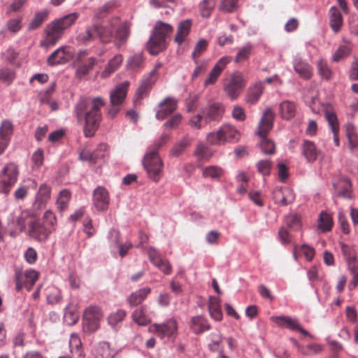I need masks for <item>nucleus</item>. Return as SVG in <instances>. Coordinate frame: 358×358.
I'll use <instances>...</instances> for the list:
<instances>
[{
	"label": "nucleus",
	"mask_w": 358,
	"mask_h": 358,
	"mask_svg": "<svg viewBox=\"0 0 358 358\" xmlns=\"http://www.w3.org/2000/svg\"><path fill=\"white\" fill-rule=\"evenodd\" d=\"M350 148L354 155L358 156V136L353 131L348 133Z\"/></svg>",
	"instance_id": "obj_64"
},
{
	"label": "nucleus",
	"mask_w": 358,
	"mask_h": 358,
	"mask_svg": "<svg viewBox=\"0 0 358 358\" xmlns=\"http://www.w3.org/2000/svg\"><path fill=\"white\" fill-rule=\"evenodd\" d=\"M173 27L171 24L157 21L148 42L147 48L149 52L156 55L166 48L167 38L172 33Z\"/></svg>",
	"instance_id": "obj_4"
},
{
	"label": "nucleus",
	"mask_w": 358,
	"mask_h": 358,
	"mask_svg": "<svg viewBox=\"0 0 358 358\" xmlns=\"http://www.w3.org/2000/svg\"><path fill=\"white\" fill-rule=\"evenodd\" d=\"M272 166V162L268 159L259 160L256 164L257 171L263 176L270 175Z\"/></svg>",
	"instance_id": "obj_55"
},
{
	"label": "nucleus",
	"mask_w": 358,
	"mask_h": 358,
	"mask_svg": "<svg viewBox=\"0 0 358 358\" xmlns=\"http://www.w3.org/2000/svg\"><path fill=\"white\" fill-rule=\"evenodd\" d=\"M18 168L14 163L8 164L0 173L1 191L8 194L17 180Z\"/></svg>",
	"instance_id": "obj_10"
},
{
	"label": "nucleus",
	"mask_w": 358,
	"mask_h": 358,
	"mask_svg": "<svg viewBox=\"0 0 358 358\" xmlns=\"http://www.w3.org/2000/svg\"><path fill=\"white\" fill-rule=\"evenodd\" d=\"M224 174V170L217 166H209L203 169L202 175L204 178L218 179Z\"/></svg>",
	"instance_id": "obj_48"
},
{
	"label": "nucleus",
	"mask_w": 358,
	"mask_h": 358,
	"mask_svg": "<svg viewBox=\"0 0 358 358\" xmlns=\"http://www.w3.org/2000/svg\"><path fill=\"white\" fill-rule=\"evenodd\" d=\"M130 27L127 22L120 24L119 22L117 27L115 29V38L117 39L116 46L120 48L124 44L129 36Z\"/></svg>",
	"instance_id": "obj_30"
},
{
	"label": "nucleus",
	"mask_w": 358,
	"mask_h": 358,
	"mask_svg": "<svg viewBox=\"0 0 358 358\" xmlns=\"http://www.w3.org/2000/svg\"><path fill=\"white\" fill-rule=\"evenodd\" d=\"M189 326L190 330L195 334H201L210 329L208 320L201 315L192 317Z\"/></svg>",
	"instance_id": "obj_25"
},
{
	"label": "nucleus",
	"mask_w": 358,
	"mask_h": 358,
	"mask_svg": "<svg viewBox=\"0 0 358 358\" xmlns=\"http://www.w3.org/2000/svg\"><path fill=\"white\" fill-rule=\"evenodd\" d=\"M123 61L122 55H116L106 65L103 71L100 73L102 79L110 77L115 71H116L121 66Z\"/></svg>",
	"instance_id": "obj_29"
},
{
	"label": "nucleus",
	"mask_w": 358,
	"mask_h": 358,
	"mask_svg": "<svg viewBox=\"0 0 358 358\" xmlns=\"http://www.w3.org/2000/svg\"><path fill=\"white\" fill-rule=\"evenodd\" d=\"M294 69L301 78L308 80L313 76V68L303 60H296L294 63Z\"/></svg>",
	"instance_id": "obj_36"
},
{
	"label": "nucleus",
	"mask_w": 358,
	"mask_h": 358,
	"mask_svg": "<svg viewBox=\"0 0 358 358\" xmlns=\"http://www.w3.org/2000/svg\"><path fill=\"white\" fill-rule=\"evenodd\" d=\"M9 225L11 227H13L14 229L10 231V235L15 236L18 233L22 231L25 228V219L23 217L20 209L17 210L14 212V215L9 223Z\"/></svg>",
	"instance_id": "obj_31"
},
{
	"label": "nucleus",
	"mask_w": 358,
	"mask_h": 358,
	"mask_svg": "<svg viewBox=\"0 0 358 358\" xmlns=\"http://www.w3.org/2000/svg\"><path fill=\"white\" fill-rule=\"evenodd\" d=\"M118 23V18H113L108 22L92 24L96 38L103 43H110L115 36V29Z\"/></svg>",
	"instance_id": "obj_7"
},
{
	"label": "nucleus",
	"mask_w": 358,
	"mask_h": 358,
	"mask_svg": "<svg viewBox=\"0 0 358 358\" xmlns=\"http://www.w3.org/2000/svg\"><path fill=\"white\" fill-rule=\"evenodd\" d=\"M129 88V83L124 82L119 84L110 94V106L108 115L114 117L120 110V106L123 103Z\"/></svg>",
	"instance_id": "obj_8"
},
{
	"label": "nucleus",
	"mask_w": 358,
	"mask_h": 358,
	"mask_svg": "<svg viewBox=\"0 0 358 358\" xmlns=\"http://www.w3.org/2000/svg\"><path fill=\"white\" fill-rule=\"evenodd\" d=\"M271 320L279 327H286L293 331H298L304 336H310L309 333L303 329L298 320L288 316H273Z\"/></svg>",
	"instance_id": "obj_19"
},
{
	"label": "nucleus",
	"mask_w": 358,
	"mask_h": 358,
	"mask_svg": "<svg viewBox=\"0 0 358 358\" xmlns=\"http://www.w3.org/2000/svg\"><path fill=\"white\" fill-rule=\"evenodd\" d=\"M49 15L48 10H43L36 13L34 17L29 24V29L34 30L39 28L47 20Z\"/></svg>",
	"instance_id": "obj_43"
},
{
	"label": "nucleus",
	"mask_w": 358,
	"mask_h": 358,
	"mask_svg": "<svg viewBox=\"0 0 358 358\" xmlns=\"http://www.w3.org/2000/svg\"><path fill=\"white\" fill-rule=\"evenodd\" d=\"M274 117L275 114L272 110L269 108H266L258 126L257 134L262 138L259 143L260 148L265 155H273L275 152V146L273 141L266 137L273 128Z\"/></svg>",
	"instance_id": "obj_5"
},
{
	"label": "nucleus",
	"mask_w": 358,
	"mask_h": 358,
	"mask_svg": "<svg viewBox=\"0 0 358 358\" xmlns=\"http://www.w3.org/2000/svg\"><path fill=\"white\" fill-rule=\"evenodd\" d=\"M294 345L297 348L298 352L303 355L310 356L319 353L322 350V347L317 344H311L308 345H301L294 339H291Z\"/></svg>",
	"instance_id": "obj_39"
},
{
	"label": "nucleus",
	"mask_w": 358,
	"mask_h": 358,
	"mask_svg": "<svg viewBox=\"0 0 358 358\" xmlns=\"http://www.w3.org/2000/svg\"><path fill=\"white\" fill-rule=\"evenodd\" d=\"M225 108L224 105L213 100L209 101L202 110L203 119L206 122H220L223 117Z\"/></svg>",
	"instance_id": "obj_14"
},
{
	"label": "nucleus",
	"mask_w": 358,
	"mask_h": 358,
	"mask_svg": "<svg viewBox=\"0 0 358 358\" xmlns=\"http://www.w3.org/2000/svg\"><path fill=\"white\" fill-rule=\"evenodd\" d=\"M148 255L151 263L157 267L164 274L170 275L171 273L172 266L170 262L167 259H162L155 248H149Z\"/></svg>",
	"instance_id": "obj_21"
},
{
	"label": "nucleus",
	"mask_w": 358,
	"mask_h": 358,
	"mask_svg": "<svg viewBox=\"0 0 358 358\" xmlns=\"http://www.w3.org/2000/svg\"><path fill=\"white\" fill-rule=\"evenodd\" d=\"M15 289L20 291L23 287L29 291L38 280L39 273L34 269L15 272Z\"/></svg>",
	"instance_id": "obj_12"
},
{
	"label": "nucleus",
	"mask_w": 358,
	"mask_h": 358,
	"mask_svg": "<svg viewBox=\"0 0 358 358\" xmlns=\"http://www.w3.org/2000/svg\"><path fill=\"white\" fill-rule=\"evenodd\" d=\"M352 48V45L350 41H346L345 45H340L333 55V60L338 62L341 59L350 55Z\"/></svg>",
	"instance_id": "obj_44"
},
{
	"label": "nucleus",
	"mask_w": 358,
	"mask_h": 358,
	"mask_svg": "<svg viewBox=\"0 0 358 358\" xmlns=\"http://www.w3.org/2000/svg\"><path fill=\"white\" fill-rule=\"evenodd\" d=\"M208 311L211 317L216 321H221L222 313L220 308V301L215 296H210Z\"/></svg>",
	"instance_id": "obj_37"
},
{
	"label": "nucleus",
	"mask_w": 358,
	"mask_h": 358,
	"mask_svg": "<svg viewBox=\"0 0 358 358\" xmlns=\"http://www.w3.org/2000/svg\"><path fill=\"white\" fill-rule=\"evenodd\" d=\"M334 194L343 199L352 198V184L350 180L343 176L336 177L333 182Z\"/></svg>",
	"instance_id": "obj_16"
},
{
	"label": "nucleus",
	"mask_w": 358,
	"mask_h": 358,
	"mask_svg": "<svg viewBox=\"0 0 358 358\" xmlns=\"http://www.w3.org/2000/svg\"><path fill=\"white\" fill-rule=\"evenodd\" d=\"M162 67L160 62L157 63L152 70L143 76L140 87L137 90V94L140 97L145 96L158 79V71Z\"/></svg>",
	"instance_id": "obj_15"
},
{
	"label": "nucleus",
	"mask_w": 358,
	"mask_h": 358,
	"mask_svg": "<svg viewBox=\"0 0 358 358\" xmlns=\"http://www.w3.org/2000/svg\"><path fill=\"white\" fill-rule=\"evenodd\" d=\"M57 218L50 210H46L41 220H31L28 224L27 234L38 242L46 241L56 229Z\"/></svg>",
	"instance_id": "obj_2"
},
{
	"label": "nucleus",
	"mask_w": 358,
	"mask_h": 358,
	"mask_svg": "<svg viewBox=\"0 0 358 358\" xmlns=\"http://www.w3.org/2000/svg\"><path fill=\"white\" fill-rule=\"evenodd\" d=\"M348 268L352 276V280L348 284V288L350 290H352L358 286V263L355 264L351 263L350 265L348 266Z\"/></svg>",
	"instance_id": "obj_57"
},
{
	"label": "nucleus",
	"mask_w": 358,
	"mask_h": 358,
	"mask_svg": "<svg viewBox=\"0 0 358 358\" xmlns=\"http://www.w3.org/2000/svg\"><path fill=\"white\" fill-rule=\"evenodd\" d=\"M287 225L293 230H298L301 228V224L300 217L296 214H292L286 218Z\"/></svg>",
	"instance_id": "obj_62"
},
{
	"label": "nucleus",
	"mask_w": 358,
	"mask_h": 358,
	"mask_svg": "<svg viewBox=\"0 0 358 358\" xmlns=\"http://www.w3.org/2000/svg\"><path fill=\"white\" fill-rule=\"evenodd\" d=\"M317 68L320 75L326 80H330L332 72L326 62L321 59L317 62Z\"/></svg>",
	"instance_id": "obj_58"
},
{
	"label": "nucleus",
	"mask_w": 358,
	"mask_h": 358,
	"mask_svg": "<svg viewBox=\"0 0 358 358\" xmlns=\"http://www.w3.org/2000/svg\"><path fill=\"white\" fill-rule=\"evenodd\" d=\"M51 187L45 183L41 184L36 193L34 206L37 208L45 206L50 199Z\"/></svg>",
	"instance_id": "obj_28"
},
{
	"label": "nucleus",
	"mask_w": 358,
	"mask_h": 358,
	"mask_svg": "<svg viewBox=\"0 0 358 358\" xmlns=\"http://www.w3.org/2000/svg\"><path fill=\"white\" fill-rule=\"evenodd\" d=\"M92 201L93 205L97 210H106L110 203L108 192L102 186L97 187L93 192Z\"/></svg>",
	"instance_id": "obj_17"
},
{
	"label": "nucleus",
	"mask_w": 358,
	"mask_h": 358,
	"mask_svg": "<svg viewBox=\"0 0 358 358\" xmlns=\"http://www.w3.org/2000/svg\"><path fill=\"white\" fill-rule=\"evenodd\" d=\"M208 41L206 39H200L192 54V57L193 59H197L207 49L208 47Z\"/></svg>",
	"instance_id": "obj_61"
},
{
	"label": "nucleus",
	"mask_w": 358,
	"mask_h": 358,
	"mask_svg": "<svg viewBox=\"0 0 358 358\" xmlns=\"http://www.w3.org/2000/svg\"><path fill=\"white\" fill-rule=\"evenodd\" d=\"M329 24L336 33L338 32L343 26L342 15L336 6H332L329 9Z\"/></svg>",
	"instance_id": "obj_33"
},
{
	"label": "nucleus",
	"mask_w": 358,
	"mask_h": 358,
	"mask_svg": "<svg viewBox=\"0 0 358 358\" xmlns=\"http://www.w3.org/2000/svg\"><path fill=\"white\" fill-rule=\"evenodd\" d=\"M325 118L328 122L331 131L339 130V124L335 111L330 106L327 107L324 113Z\"/></svg>",
	"instance_id": "obj_47"
},
{
	"label": "nucleus",
	"mask_w": 358,
	"mask_h": 358,
	"mask_svg": "<svg viewBox=\"0 0 358 358\" xmlns=\"http://www.w3.org/2000/svg\"><path fill=\"white\" fill-rule=\"evenodd\" d=\"M133 320L141 326H145L150 322V319L145 314L142 308H136L132 313Z\"/></svg>",
	"instance_id": "obj_52"
},
{
	"label": "nucleus",
	"mask_w": 358,
	"mask_h": 358,
	"mask_svg": "<svg viewBox=\"0 0 358 358\" xmlns=\"http://www.w3.org/2000/svg\"><path fill=\"white\" fill-rule=\"evenodd\" d=\"M97 64V59L91 57L87 59L85 63L80 65L76 70V76L83 78L87 76Z\"/></svg>",
	"instance_id": "obj_40"
},
{
	"label": "nucleus",
	"mask_w": 358,
	"mask_h": 358,
	"mask_svg": "<svg viewBox=\"0 0 358 358\" xmlns=\"http://www.w3.org/2000/svg\"><path fill=\"white\" fill-rule=\"evenodd\" d=\"M143 64V58L142 55L136 54L131 56L129 60L127 65L130 69L137 70L142 67Z\"/></svg>",
	"instance_id": "obj_59"
},
{
	"label": "nucleus",
	"mask_w": 358,
	"mask_h": 358,
	"mask_svg": "<svg viewBox=\"0 0 358 358\" xmlns=\"http://www.w3.org/2000/svg\"><path fill=\"white\" fill-rule=\"evenodd\" d=\"M341 248L342 254L347 262L348 266H349L351 263L353 264L358 263L357 252L353 246L341 243Z\"/></svg>",
	"instance_id": "obj_41"
},
{
	"label": "nucleus",
	"mask_w": 358,
	"mask_h": 358,
	"mask_svg": "<svg viewBox=\"0 0 358 358\" xmlns=\"http://www.w3.org/2000/svg\"><path fill=\"white\" fill-rule=\"evenodd\" d=\"M102 313L99 307L90 306L87 308L83 315V327L89 332H94L99 328Z\"/></svg>",
	"instance_id": "obj_11"
},
{
	"label": "nucleus",
	"mask_w": 358,
	"mask_h": 358,
	"mask_svg": "<svg viewBox=\"0 0 358 358\" xmlns=\"http://www.w3.org/2000/svg\"><path fill=\"white\" fill-rule=\"evenodd\" d=\"M246 85V80L241 72L232 73L224 85V91L231 99L236 100Z\"/></svg>",
	"instance_id": "obj_9"
},
{
	"label": "nucleus",
	"mask_w": 358,
	"mask_h": 358,
	"mask_svg": "<svg viewBox=\"0 0 358 358\" xmlns=\"http://www.w3.org/2000/svg\"><path fill=\"white\" fill-rule=\"evenodd\" d=\"M241 133L233 125L224 124L217 131L209 133L206 136L208 144L221 145L227 143H235L239 141Z\"/></svg>",
	"instance_id": "obj_6"
},
{
	"label": "nucleus",
	"mask_w": 358,
	"mask_h": 358,
	"mask_svg": "<svg viewBox=\"0 0 358 358\" xmlns=\"http://www.w3.org/2000/svg\"><path fill=\"white\" fill-rule=\"evenodd\" d=\"M71 199V192L68 189H63L59 192L57 199V208L60 211L65 210Z\"/></svg>",
	"instance_id": "obj_54"
},
{
	"label": "nucleus",
	"mask_w": 358,
	"mask_h": 358,
	"mask_svg": "<svg viewBox=\"0 0 358 358\" xmlns=\"http://www.w3.org/2000/svg\"><path fill=\"white\" fill-rule=\"evenodd\" d=\"M104 106L103 100L99 97L92 99L82 98L74 109L78 121L85 120L84 133L86 137L94 136L101 120V108Z\"/></svg>",
	"instance_id": "obj_1"
},
{
	"label": "nucleus",
	"mask_w": 358,
	"mask_h": 358,
	"mask_svg": "<svg viewBox=\"0 0 358 358\" xmlns=\"http://www.w3.org/2000/svg\"><path fill=\"white\" fill-rule=\"evenodd\" d=\"M273 198L275 203L287 206L294 201L295 196L290 188L277 187L273 192Z\"/></svg>",
	"instance_id": "obj_22"
},
{
	"label": "nucleus",
	"mask_w": 358,
	"mask_h": 358,
	"mask_svg": "<svg viewBox=\"0 0 358 358\" xmlns=\"http://www.w3.org/2000/svg\"><path fill=\"white\" fill-rule=\"evenodd\" d=\"M229 59L227 57H222L215 64L211 71L210 72L208 77L204 81V86L207 87L210 85H213L216 83L217 78L225 69L227 64L229 62Z\"/></svg>",
	"instance_id": "obj_24"
},
{
	"label": "nucleus",
	"mask_w": 358,
	"mask_h": 358,
	"mask_svg": "<svg viewBox=\"0 0 358 358\" xmlns=\"http://www.w3.org/2000/svg\"><path fill=\"white\" fill-rule=\"evenodd\" d=\"M169 138L168 134H162L143 158V167L146 170L148 177L155 182L161 178L163 173V162L157 153V150L164 145Z\"/></svg>",
	"instance_id": "obj_3"
},
{
	"label": "nucleus",
	"mask_w": 358,
	"mask_h": 358,
	"mask_svg": "<svg viewBox=\"0 0 358 358\" xmlns=\"http://www.w3.org/2000/svg\"><path fill=\"white\" fill-rule=\"evenodd\" d=\"M93 163H96L100 159H103L108 155V145L105 143H100L97 148L92 151Z\"/></svg>",
	"instance_id": "obj_56"
},
{
	"label": "nucleus",
	"mask_w": 358,
	"mask_h": 358,
	"mask_svg": "<svg viewBox=\"0 0 358 358\" xmlns=\"http://www.w3.org/2000/svg\"><path fill=\"white\" fill-rule=\"evenodd\" d=\"M280 113L282 118L287 120H291L296 113V104L289 101H282L280 105Z\"/></svg>",
	"instance_id": "obj_38"
},
{
	"label": "nucleus",
	"mask_w": 358,
	"mask_h": 358,
	"mask_svg": "<svg viewBox=\"0 0 358 358\" xmlns=\"http://www.w3.org/2000/svg\"><path fill=\"white\" fill-rule=\"evenodd\" d=\"M78 17L79 14L78 13H71L58 20H56V21L64 31V29L73 25L78 19Z\"/></svg>",
	"instance_id": "obj_46"
},
{
	"label": "nucleus",
	"mask_w": 358,
	"mask_h": 358,
	"mask_svg": "<svg viewBox=\"0 0 358 358\" xmlns=\"http://www.w3.org/2000/svg\"><path fill=\"white\" fill-rule=\"evenodd\" d=\"M192 27V22L189 20H185L180 22L178 27L176 35L174 41L178 45H181L188 36Z\"/></svg>",
	"instance_id": "obj_34"
},
{
	"label": "nucleus",
	"mask_w": 358,
	"mask_h": 358,
	"mask_svg": "<svg viewBox=\"0 0 358 358\" xmlns=\"http://www.w3.org/2000/svg\"><path fill=\"white\" fill-rule=\"evenodd\" d=\"M96 38L92 25L87 27L85 30L78 34L76 41L80 45H87Z\"/></svg>",
	"instance_id": "obj_42"
},
{
	"label": "nucleus",
	"mask_w": 358,
	"mask_h": 358,
	"mask_svg": "<svg viewBox=\"0 0 358 358\" xmlns=\"http://www.w3.org/2000/svg\"><path fill=\"white\" fill-rule=\"evenodd\" d=\"M150 331L160 338L168 337L174 339L177 335L178 323L171 318L163 324H154L150 327Z\"/></svg>",
	"instance_id": "obj_13"
},
{
	"label": "nucleus",
	"mask_w": 358,
	"mask_h": 358,
	"mask_svg": "<svg viewBox=\"0 0 358 358\" xmlns=\"http://www.w3.org/2000/svg\"><path fill=\"white\" fill-rule=\"evenodd\" d=\"M253 49V46L250 43H248L238 51L234 61L236 63H240L244 62L249 59L250 55H251L252 50Z\"/></svg>",
	"instance_id": "obj_51"
},
{
	"label": "nucleus",
	"mask_w": 358,
	"mask_h": 358,
	"mask_svg": "<svg viewBox=\"0 0 358 358\" xmlns=\"http://www.w3.org/2000/svg\"><path fill=\"white\" fill-rule=\"evenodd\" d=\"M151 292L150 287H143L133 293L127 298V302L131 306H136L141 303Z\"/></svg>",
	"instance_id": "obj_32"
},
{
	"label": "nucleus",
	"mask_w": 358,
	"mask_h": 358,
	"mask_svg": "<svg viewBox=\"0 0 358 358\" xmlns=\"http://www.w3.org/2000/svg\"><path fill=\"white\" fill-rule=\"evenodd\" d=\"M264 90V85L262 82H257L251 85L246 93L245 101L247 103L255 104L260 99Z\"/></svg>",
	"instance_id": "obj_26"
},
{
	"label": "nucleus",
	"mask_w": 358,
	"mask_h": 358,
	"mask_svg": "<svg viewBox=\"0 0 358 358\" xmlns=\"http://www.w3.org/2000/svg\"><path fill=\"white\" fill-rule=\"evenodd\" d=\"M69 348L72 356L76 358H85L82 343L80 337L76 334H72L69 339Z\"/></svg>",
	"instance_id": "obj_35"
},
{
	"label": "nucleus",
	"mask_w": 358,
	"mask_h": 358,
	"mask_svg": "<svg viewBox=\"0 0 358 358\" xmlns=\"http://www.w3.org/2000/svg\"><path fill=\"white\" fill-rule=\"evenodd\" d=\"M127 315L124 310L119 309L110 314L108 317V324L113 327H116L120 322H122Z\"/></svg>",
	"instance_id": "obj_53"
},
{
	"label": "nucleus",
	"mask_w": 358,
	"mask_h": 358,
	"mask_svg": "<svg viewBox=\"0 0 358 358\" xmlns=\"http://www.w3.org/2000/svg\"><path fill=\"white\" fill-rule=\"evenodd\" d=\"M215 0H203L200 4L201 15L203 17H208L210 15V11L215 7Z\"/></svg>",
	"instance_id": "obj_60"
},
{
	"label": "nucleus",
	"mask_w": 358,
	"mask_h": 358,
	"mask_svg": "<svg viewBox=\"0 0 358 358\" xmlns=\"http://www.w3.org/2000/svg\"><path fill=\"white\" fill-rule=\"evenodd\" d=\"M159 109L157 110L156 118L162 120L173 113L177 108V100L174 98L167 97L158 105Z\"/></svg>",
	"instance_id": "obj_23"
},
{
	"label": "nucleus",
	"mask_w": 358,
	"mask_h": 358,
	"mask_svg": "<svg viewBox=\"0 0 358 358\" xmlns=\"http://www.w3.org/2000/svg\"><path fill=\"white\" fill-rule=\"evenodd\" d=\"M63 31L56 20L48 24L45 29L46 36L43 45L47 47L54 45L61 38Z\"/></svg>",
	"instance_id": "obj_18"
},
{
	"label": "nucleus",
	"mask_w": 358,
	"mask_h": 358,
	"mask_svg": "<svg viewBox=\"0 0 358 358\" xmlns=\"http://www.w3.org/2000/svg\"><path fill=\"white\" fill-rule=\"evenodd\" d=\"M73 56L70 47H61L54 51L48 58V63L51 65L66 64Z\"/></svg>",
	"instance_id": "obj_20"
},
{
	"label": "nucleus",
	"mask_w": 358,
	"mask_h": 358,
	"mask_svg": "<svg viewBox=\"0 0 358 358\" xmlns=\"http://www.w3.org/2000/svg\"><path fill=\"white\" fill-rule=\"evenodd\" d=\"M301 150L306 161L313 163L316 161L319 154L320 153L315 145V143L309 140H303L301 145Z\"/></svg>",
	"instance_id": "obj_27"
},
{
	"label": "nucleus",
	"mask_w": 358,
	"mask_h": 358,
	"mask_svg": "<svg viewBox=\"0 0 358 358\" xmlns=\"http://www.w3.org/2000/svg\"><path fill=\"white\" fill-rule=\"evenodd\" d=\"M79 319V315L73 308L71 304H69L65 310L64 320L69 325L75 324Z\"/></svg>",
	"instance_id": "obj_50"
},
{
	"label": "nucleus",
	"mask_w": 358,
	"mask_h": 358,
	"mask_svg": "<svg viewBox=\"0 0 358 358\" xmlns=\"http://www.w3.org/2000/svg\"><path fill=\"white\" fill-rule=\"evenodd\" d=\"M191 141V139L187 136L184 137L173 147L171 150V155L173 157L180 156L190 145Z\"/></svg>",
	"instance_id": "obj_45"
},
{
	"label": "nucleus",
	"mask_w": 358,
	"mask_h": 358,
	"mask_svg": "<svg viewBox=\"0 0 358 358\" xmlns=\"http://www.w3.org/2000/svg\"><path fill=\"white\" fill-rule=\"evenodd\" d=\"M332 226L333 220L331 216L325 212L321 213L319 219L318 227L322 231H329L331 229Z\"/></svg>",
	"instance_id": "obj_49"
},
{
	"label": "nucleus",
	"mask_w": 358,
	"mask_h": 358,
	"mask_svg": "<svg viewBox=\"0 0 358 358\" xmlns=\"http://www.w3.org/2000/svg\"><path fill=\"white\" fill-rule=\"evenodd\" d=\"M114 7L113 2H107L101 7L96 9L94 14V17L99 20L103 17L104 15L109 13Z\"/></svg>",
	"instance_id": "obj_63"
}]
</instances>
